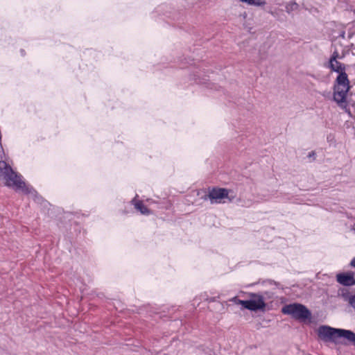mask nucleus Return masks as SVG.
Listing matches in <instances>:
<instances>
[{
    "mask_svg": "<svg viewBox=\"0 0 355 355\" xmlns=\"http://www.w3.org/2000/svg\"><path fill=\"white\" fill-rule=\"evenodd\" d=\"M0 180L6 187L12 189L16 192L21 191L24 194L30 195L37 203L42 204L44 201L42 197L32 186L26 184L23 176L15 171L5 161H0Z\"/></svg>",
    "mask_w": 355,
    "mask_h": 355,
    "instance_id": "nucleus-1",
    "label": "nucleus"
},
{
    "mask_svg": "<svg viewBox=\"0 0 355 355\" xmlns=\"http://www.w3.org/2000/svg\"><path fill=\"white\" fill-rule=\"evenodd\" d=\"M349 89V80L347 73L338 74L333 87V101L343 110L347 107Z\"/></svg>",
    "mask_w": 355,
    "mask_h": 355,
    "instance_id": "nucleus-2",
    "label": "nucleus"
},
{
    "mask_svg": "<svg viewBox=\"0 0 355 355\" xmlns=\"http://www.w3.org/2000/svg\"><path fill=\"white\" fill-rule=\"evenodd\" d=\"M282 313L291 315L292 318L299 321H306L311 318V312L304 304L293 303L284 306Z\"/></svg>",
    "mask_w": 355,
    "mask_h": 355,
    "instance_id": "nucleus-3",
    "label": "nucleus"
},
{
    "mask_svg": "<svg viewBox=\"0 0 355 355\" xmlns=\"http://www.w3.org/2000/svg\"><path fill=\"white\" fill-rule=\"evenodd\" d=\"M229 190L225 188L212 187L209 188V193L202 198L205 200H209L211 204L220 203L224 198H227Z\"/></svg>",
    "mask_w": 355,
    "mask_h": 355,
    "instance_id": "nucleus-4",
    "label": "nucleus"
},
{
    "mask_svg": "<svg viewBox=\"0 0 355 355\" xmlns=\"http://www.w3.org/2000/svg\"><path fill=\"white\" fill-rule=\"evenodd\" d=\"M250 300H248L247 309L251 311H265L266 303L263 296L260 293H250Z\"/></svg>",
    "mask_w": 355,
    "mask_h": 355,
    "instance_id": "nucleus-5",
    "label": "nucleus"
},
{
    "mask_svg": "<svg viewBox=\"0 0 355 355\" xmlns=\"http://www.w3.org/2000/svg\"><path fill=\"white\" fill-rule=\"evenodd\" d=\"M339 329L322 325L318 329V337L324 341H331L336 343L338 339Z\"/></svg>",
    "mask_w": 355,
    "mask_h": 355,
    "instance_id": "nucleus-6",
    "label": "nucleus"
},
{
    "mask_svg": "<svg viewBox=\"0 0 355 355\" xmlns=\"http://www.w3.org/2000/svg\"><path fill=\"white\" fill-rule=\"evenodd\" d=\"M341 57L338 52H334L329 60V67L331 70L338 73V74L346 73L345 72V65L338 61Z\"/></svg>",
    "mask_w": 355,
    "mask_h": 355,
    "instance_id": "nucleus-7",
    "label": "nucleus"
},
{
    "mask_svg": "<svg viewBox=\"0 0 355 355\" xmlns=\"http://www.w3.org/2000/svg\"><path fill=\"white\" fill-rule=\"evenodd\" d=\"M336 280L339 284L345 286L355 285L354 273L352 272L337 274Z\"/></svg>",
    "mask_w": 355,
    "mask_h": 355,
    "instance_id": "nucleus-8",
    "label": "nucleus"
},
{
    "mask_svg": "<svg viewBox=\"0 0 355 355\" xmlns=\"http://www.w3.org/2000/svg\"><path fill=\"white\" fill-rule=\"evenodd\" d=\"M343 338L355 345V333L351 330L339 329L338 338Z\"/></svg>",
    "mask_w": 355,
    "mask_h": 355,
    "instance_id": "nucleus-9",
    "label": "nucleus"
},
{
    "mask_svg": "<svg viewBox=\"0 0 355 355\" xmlns=\"http://www.w3.org/2000/svg\"><path fill=\"white\" fill-rule=\"evenodd\" d=\"M132 204L135 205V208L139 211L141 214L148 215L150 210L143 204L141 201H136L135 199L132 200Z\"/></svg>",
    "mask_w": 355,
    "mask_h": 355,
    "instance_id": "nucleus-10",
    "label": "nucleus"
},
{
    "mask_svg": "<svg viewBox=\"0 0 355 355\" xmlns=\"http://www.w3.org/2000/svg\"><path fill=\"white\" fill-rule=\"evenodd\" d=\"M339 296H340L345 301L348 302L350 304L351 299L354 295H351L350 292L347 288H343L339 291Z\"/></svg>",
    "mask_w": 355,
    "mask_h": 355,
    "instance_id": "nucleus-11",
    "label": "nucleus"
},
{
    "mask_svg": "<svg viewBox=\"0 0 355 355\" xmlns=\"http://www.w3.org/2000/svg\"><path fill=\"white\" fill-rule=\"evenodd\" d=\"M242 3H245L249 6H263L266 5V2L265 0H239Z\"/></svg>",
    "mask_w": 355,
    "mask_h": 355,
    "instance_id": "nucleus-12",
    "label": "nucleus"
},
{
    "mask_svg": "<svg viewBox=\"0 0 355 355\" xmlns=\"http://www.w3.org/2000/svg\"><path fill=\"white\" fill-rule=\"evenodd\" d=\"M230 301L234 302L236 304L241 305L244 309H247L248 300H243L239 299L237 297H234Z\"/></svg>",
    "mask_w": 355,
    "mask_h": 355,
    "instance_id": "nucleus-13",
    "label": "nucleus"
},
{
    "mask_svg": "<svg viewBox=\"0 0 355 355\" xmlns=\"http://www.w3.org/2000/svg\"><path fill=\"white\" fill-rule=\"evenodd\" d=\"M298 8V5L295 2H291L288 3L286 6V10L287 12H291L293 10H297Z\"/></svg>",
    "mask_w": 355,
    "mask_h": 355,
    "instance_id": "nucleus-14",
    "label": "nucleus"
},
{
    "mask_svg": "<svg viewBox=\"0 0 355 355\" xmlns=\"http://www.w3.org/2000/svg\"><path fill=\"white\" fill-rule=\"evenodd\" d=\"M350 306L355 310V295H354V297L351 299Z\"/></svg>",
    "mask_w": 355,
    "mask_h": 355,
    "instance_id": "nucleus-15",
    "label": "nucleus"
},
{
    "mask_svg": "<svg viewBox=\"0 0 355 355\" xmlns=\"http://www.w3.org/2000/svg\"><path fill=\"white\" fill-rule=\"evenodd\" d=\"M350 266L353 268H355V257L352 259Z\"/></svg>",
    "mask_w": 355,
    "mask_h": 355,
    "instance_id": "nucleus-16",
    "label": "nucleus"
},
{
    "mask_svg": "<svg viewBox=\"0 0 355 355\" xmlns=\"http://www.w3.org/2000/svg\"><path fill=\"white\" fill-rule=\"evenodd\" d=\"M241 17H243V19H246L247 17H248V14L246 12H243L242 15H241Z\"/></svg>",
    "mask_w": 355,
    "mask_h": 355,
    "instance_id": "nucleus-17",
    "label": "nucleus"
},
{
    "mask_svg": "<svg viewBox=\"0 0 355 355\" xmlns=\"http://www.w3.org/2000/svg\"><path fill=\"white\" fill-rule=\"evenodd\" d=\"M206 300L209 302H214L216 300V297L207 298Z\"/></svg>",
    "mask_w": 355,
    "mask_h": 355,
    "instance_id": "nucleus-18",
    "label": "nucleus"
},
{
    "mask_svg": "<svg viewBox=\"0 0 355 355\" xmlns=\"http://www.w3.org/2000/svg\"><path fill=\"white\" fill-rule=\"evenodd\" d=\"M353 230H354V232H355V223H354V225H353Z\"/></svg>",
    "mask_w": 355,
    "mask_h": 355,
    "instance_id": "nucleus-19",
    "label": "nucleus"
}]
</instances>
